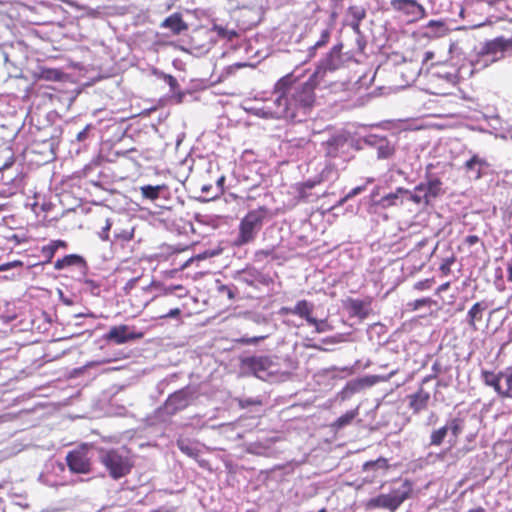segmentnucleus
<instances>
[{
  "label": "nucleus",
  "mask_w": 512,
  "mask_h": 512,
  "mask_svg": "<svg viewBox=\"0 0 512 512\" xmlns=\"http://www.w3.org/2000/svg\"><path fill=\"white\" fill-rule=\"evenodd\" d=\"M315 86L316 78L313 76L302 83H294L291 76L280 79L275 86L278 94L274 100L275 113L297 122L303 121L315 103Z\"/></svg>",
  "instance_id": "nucleus-1"
},
{
  "label": "nucleus",
  "mask_w": 512,
  "mask_h": 512,
  "mask_svg": "<svg viewBox=\"0 0 512 512\" xmlns=\"http://www.w3.org/2000/svg\"><path fill=\"white\" fill-rule=\"evenodd\" d=\"M98 460L114 480L128 475L133 467L130 452L124 446L116 449L100 448L98 450Z\"/></svg>",
  "instance_id": "nucleus-2"
},
{
  "label": "nucleus",
  "mask_w": 512,
  "mask_h": 512,
  "mask_svg": "<svg viewBox=\"0 0 512 512\" xmlns=\"http://www.w3.org/2000/svg\"><path fill=\"white\" fill-rule=\"evenodd\" d=\"M413 491V485L410 481H403L398 487H395L388 494H380L367 501L368 509H387L395 511L405 500L410 498Z\"/></svg>",
  "instance_id": "nucleus-3"
},
{
  "label": "nucleus",
  "mask_w": 512,
  "mask_h": 512,
  "mask_svg": "<svg viewBox=\"0 0 512 512\" xmlns=\"http://www.w3.org/2000/svg\"><path fill=\"white\" fill-rule=\"evenodd\" d=\"M266 216L267 209L265 207L250 211L240 222L236 244L245 245L252 242L260 231Z\"/></svg>",
  "instance_id": "nucleus-4"
},
{
  "label": "nucleus",
  "mask_w": 512,
  "mask_h": 512,
  "mask_svg": "<svg viewBox=\"0 0 512 512\" xmlns=\"http://www.w3.org/2000/svg\"><path fill=\"white\" fill-rule=\"evenodd\" d=\"M391 7L404 14L409 22H417L426 17L425 8L417 0H391Z\"/></svg>",
  "instance_id": "nucleus-5"
},
{
  "label": "nucleus",
  "mask_w": 512,
  "mask_h": 512,
  "mask_svg": "<svg viewBox=\"0 0 512 512\" xmlns=\"http://www.w3.org/2000/svg\"><path fill=\"white\" fill-rule=\"evenodd\" d=\"M342 45H335L330 52L323 58L316 71L312 75L316 79L322 78L324 73L327 71H335L339 69L343 64V58L341 55Z\"/></svg>",
  "instance_id": "nucleus-6"
},
{
  "label": "nucleus",
  "mask_w": 512,
  "mask_h": 512,
  "mask_svg": "<svg viewBox=\"0 0 512 512\" xmlns=\"http://www.w3.org/2000/svg\"><path fill=\"white\" fill-rule=\"evenodd\" d=\"M482 377L485 384L493 387L499 395L510 398L511 384L509 372L496 375L493 372L484 371Z\"/></svg>",
  "instance_id": "nucleus-7"
},
{
  "label": "nucleus",
  "mask_w": 512,
  "mask_h": 512,
  "mask_svg": "<svg viewBox=\"0 0 512 512\" xmlns=\"http://www.w3.org/2000/svg\"><path fill=\"white\" fill-rule=\"evenodd\" d=\"M194 400V392L189 389H181L169 396L165 403V409L168 413L174 414L186 408Z\"/></svg>",
  "instance_id": "nucleus-8"
},
{
  "label": "nucleus",
  "mask_w": 512,
  "mask_h": 512,
  "mask_svg": "<svg viewBox=\"0 0 512 512\" xmlns=\"http://www.w3.org/2000/svg\"><path fill=\"white\" fill-rule=\"evenodd\" d=\"M66 461L73 473L86 474L90 472L91 463L83 450L70 451L66 456Z\"/></svg>",
  "instance_id": "nucleus-9"
},
{
  "label": "nucleus",
  "mask_w": 512,
  "mask_h": 512,
  "mask_svg": "<svg viewBox=\"0 0 512 512\" xmlns=\"http://www.w3.org/2000/svg\"><path fill=\"white\" fill-rule=\"evenodd\" d=\"M507 44V39L505 38H496L490 42H487L482 51V61L483 65L487 66L489 63L496 62L502 58H508L507 52L502 51L501 49H496L494 44Z\"/></svg>",
  "instance_id": "nucleus-10"
},
{
  "label": "nucleus",
  "mask_w": 512,
  "mask_h": 512,
  "mask_svg": "<svg viewBox=\"0 0 512 512\" xmlns=\"http://www.w3.org/2000/svg\"><path fill=\"white\" fill-rule=\"evenodd\" d=\"M141 334H133L129 332V328L126 325L114 326L108 332L106 339L109 341H113L116 344H123L128 342L129 340L140 338Z\"/></svg>",
  "instance_id": "nucleus-11"
},
{
  "label": "nucleus",
  "mask_w": 512,
  "mask_h": 512,
  "mask_svg": "<svg viewBox=\"0 0 512 512\" xmlns=\"http://www.w3.org/2000/svg\"><path fill=\"white\" fill-rule=\"evenodd\" d=\"M253 321L256 324L265 327V334H260L253 337H244L241 339V342L244 344H255L261 340L266 339L267 337L274 333V325L266 317L261 315H255L253 317Z\"/></svg>",
  "instance_id": "nucleus-12"
},
{
  "label": "nucleus",
  "mask_w": 512,
  "mask_h": 512,
  "mask_svg": "<svg viewBox=\"0 0 512 512\" xmlns=\"http://www.w3.org/2000/svg\"><path fill=\"white\" fill-rule=\"evenodd\" d=\"M489 304L486 301L476 302L467 312V322L473 331H477V321H481L484 311L488 308Z\"/></svg>",
  "instance_id": "nucleus-13"
},
{
  "label": "nucleus",
  "mask_w": 512,
  "mask_h": 512,
  "mask_svg": "<svg viewBox=\"0 0 512 512\" xmlns=\"http://www.w3.org/2000/svg\"><path fill=\"white\" fill-rule=\"evenodd\" d=\"M429 399V392L420 388L415 394L409 396V406L415 413H418L427 407Z\"/></svg>",
  "instance_id": "nucleus-14"
},
{
  "label": "nucleus",
  "mask_w": 512,
  "mask_h": 512,
  "mask_svg": "<svg viewBox=\"0 0 512 512\" xmlns=\"http://www.w3.org/2000/svg\"><path fill=\"white\" fill-rule=\"evenodd\" d=\"M323 145L327 156L336 157L339 150L346 145V138L341 135H335L323 142Z\"/></svg>",
  "instance_id": "nucleus-15"
},
{
  "label": "nucleus",
  "mask_w": 512,
  "mask_h": 512,
  "mask_svg": "<svg viewBox=\"0 0 512 512\" xmlns=\"http://www.w3.org/2000/svg\"><path fill=\"white\" fill-rule=\"evenodd\" d=\"M161 26L170 29L174 34H180L182 31L187 29V24L178 13H174L167 17L162 22Z\"/></svg>",
  "instance_id": "nucleus-16"
},
{
  "label": "nucleus",
  "mask_w": 512,
  "mask_h": 512,
  "mask_svg": "<svg viewBox=\"0 0 512 512\" xmlns=\"http://www.w3.org/2000/svg\"><path fill=\"white\" fill-rule=\"evenodd\" d=\"M446 427L448 428V432L451 434L449 443L451 446H454L457 443L459 435L464 429V421L460 418H452L447 421Z\"/></svg>",
  "instance_id": "nucleus-17"
},
{
  "label": "nucleus",
  "mask_w": 512,
  "mask_h": 512,
  "mask_svg": "<svg viewBox=\"0 0 512 512\" xmlns=\"http://www.w3.org/2000/svg\"><path fill=\"white\" fill-rule=\"evenodd\" d=\"M314 305L306 300H300L293 307L292 314L304 318L309 324V319H312V312Z\"/></svg>",
  "instance_id": "nucleus-18"
},
{
  "label": "nucleus",
  "mask_w": 512,
  "mask_h": 512,
  "mask_svg": "<svg viewBox=\"0 0 512 512\" xmlns=\"http://www.w3.org/2000/svg\"><path fill=\"white\" fill-rule=\"evenodd\" d=\"M488 166L485 159L480 158L478 155H473L468 161L465 163V168L467 171L475 172V178L479 179L481 177V170L483 167Z\"/></svg>",
  "instance_id": "nucleus-19"
},
{
  "label": "nucleus",
  "mask_w": 512,
  "mask_h": 512,
  "mask_svg": "<svg viewBox=\"0 0 512 512\" xmlns=\"http://www.w3.org/2000/svg\"><path fill=\"white\" fill-rule=\"evenodd\" d=\"M405 194L408 195L409 199L416 204H429L430 202V199L425 192L424 183L417 185L413 191L408 190V193Z\"/></svg>",
  "instance_id": "nucleus-20"
},
{
  "label": "nucleus",
  "mask_w": 512,
  "mask_h": 512,
  "mask_svg": "<svg viewBox=\"0 0 512 512\" xmlns=\"http://www.w3.org/2000/svg\"><path fill=\"white\" fill-rule=\"evenodd\" d=\"M82 263H83L82 257H80L78 255L71 254V255L65 256L62 259H58L54 264V268L56 270H62L65 267L79 265Z\"/></svg>",
  "instance_id": "nucleus-21"
},
{
  "label": "nucleus",
  "mask_w": 512,
  "mask_h": 512,
  "mask_svg": "<svg viewBox=\"0 0 512 512\" xmlns=\"http://www.w3.org/2000/svg\"><path fill=\"white\" fill-rule=\"evenodd\" d=\"M368 142L377 145L378 158L384 159L392 155L393 149L389 146L385 139L372 138V140H369Z\"/></svg>",
  "instance_id": "nucleus-22"
},
{
  "label": "nucleus",
  "mask_w": 512,
  "mask_h": 512,
  "mask_svg": "<svg viewBox=\"0 0 512 512\" xmlns=\"http://www.w3.org/2000/svg\"><path fill=\"white\" fill-rule=\"evenodd\" d=\"M424 187L428 198L431 200V198H436L440 195L442 182L438 178H434L424 183Z\"/></svg>",
  "instance_id": "nucleus-23"
},
{
  "label": "nucleus",
  "mask_w": 512,
  "mask_h": 512,
  "mask_svg": "<svg viewBox=\"0 0 512 512\" xmlns=\"http://www.w3.org/2000/svg\"><path fill=\"white\" fill-rule=\"evenodd\" d=\"M396 371H392L387 377L380 376V375H368L362 378H359L363 389L367 387H371L379 382L387 381L390 379L393 375H395Z\"/></svg>",
  "instance_id": "nucleus-24"
},
{
  "label": "nucleus",
  "mask_w": 512,
  "mask_h": 512,
  "mask_svg": "<svg viewBox=\"0 0 512 512\" xmlns=\"http://www.w3.org/2000/svg\"><path fill=\"white\" fill-rule=\"evenodd\" d=\"M426 35L428 36H439L444 33L445 24L440 20H430L426 25Z\"/></svg>",
  "instance_id": "nucleus-25"
},
{
  "label": "nucleus",
  "mask_w": 512,
  "mask_h": 512,
  "mask_svg": "<svg viewBox=\"0 0 512 512\" xmlns=\"http://www.w3.org/2000/svg\"><path fill=\"white\" fill-rule=\"evenodd\" d=\"M447 435H448V428L446 427V425L434 430L430 436V445L431 446L441 445Z\"/></svg>",
  "instance_id": "nucleus-26"
},
{
  "label": "nucleus",
  "mask_w": 512,
  "mask_h": 512,
  "mask_svg": "<svg viewBox=\"0 0 512 512\" xmlns=\"http://www.w3.org/2000/svg\"><path fill=\"white\" fill-rule=\"evenodd\" d=\"M163 189V186L157 185H146L140 187L141 194L144 198L149 200H156L159 197V194L161 190Z\"/></svg>",
  "instance_id": "nucleus-27"
},
{
  "label": "nucleus",
  "mask_w": 512,
  "mask_h": 512,
  "mask_svg": "<svg viewBox=\"0 0 512 512\" xmlns=\"http://www.w3.org/2000/svg\"><path fill=\"white\" fill-rule=\"evenodd\" d=\"M460 72L461 70H455L452 71H440L437 73L438 77L441 79H444L451 85H456L460 79Z\"/></svg>",
  "instance_id": "nucleus-28"
},
{
  "label": "nucleus",
  "mask_w": 512,
  "mask_h": 512,
  "mask_svg": "<svg viewBox=\"0 0 512 512\" xmlns=\"http://www.w3.org/2000/svg\"><path fill=\"white\" fill-rule=\"evenodd\" d=\"M389 467L388 460L385 458H378L375 461H368L363 464V470H386Z\"/></svg>",
  "instance_id": "nucleus-29"
},
{
  "label": "nucleus",
  "mask_w": 512,
  "mask_h": 512,
  "mask_svg": "<svg viewBox=\"0 0 512 512\" xmlns=\"http://www.w3.org/2000/svg\"><path fill=\"white\" fill-rule=\"evenodd\" d=\"M357 415V410H351L346 412L344 415L340 416L334 423V427L337 429H341L347 425H349L353 419Z\"/></svg>",
  "instance_id": "nucleus-30"
},
{
  "label": "nucleus",
  "mask_w": 512,
  "mask_h": 512,
  "mask_svg": "<svg viewBox=\"0 0 512 512\" xmlns=\"http://www.w3.org/2000/svg\"><path fill=\"white\" fill-rule=\"evenodd\" d=\"M408 193L407 189L404 188H397V190L394 193H390L386 196H384L381 199V203L384 207L391 206L396 204V200L399 198L400 195Z\"/></svg>",
  "instance_id": "nucleus-31"
},
{
  "label": "nucleus",
  "mask_w": 512,
  "mask_h": 512,
  "mask_svg": "<svg viewBox=\"0 0 512 512\" xmlns=\"http://www.w3.org/2000/svg\"><path fill=\"white\" fill-rule=\"evenodd\" d=\"M63 246H65V243L63 241H61V240L53 241L49 245L44 246L42 248V253L44 256L47 257V261H50L53 258L57 249L59 247H63Z\"/></svg>",
  "instance_id": "nucleus-32"
},
{
  "label": "nucleus",
  "mask_w": 512,
  "mask_h": 512,
  "mask_svg": "<svg viewBox=\"0 0 512 512\" xmlns=\"http://www.w3.org/2000/svg\"><path fill=\"white\" fill-rule=\"evenodd\" d=\"M309 324L315 327L316 333H324L332 329L325 319L318 320L313 317L312 319H309Z\"/></svg>",
  "instance_id": "nucleus-33"
},
{
  "label": "nucleus",
  "mask_w": 512,
  "mask_h": 512,
  "mask_svg": "<svg viewBox=\"0 0 512 512\" xmlns=\"http://www.w3.org/2000/svg\"><path fill=\"white\" fill-rule=\"evenodd\" d=\"M62 73L57 69H43L40 78L47 81H58L61 79Z\"/></svg>",
  "instance_id": "nucleus-34"
},
{
  "label": "nucleus",
  "mask_w": 512,
  "mask_h": 512,
  "mask_svg": "<svg viewBox=\"0 0 512 512\" xmlns=\"http://www.w3.org/2000/svg\"><path fill=\"white\" fill-rule=\"evenodd\" d=\"M250 367L254 371L255 375L261 378L259 372L265 369L266 360L263 358H252L249 360Z\"/></svg>",
  "instance_id": "nucleus-35"
},
{
  "label": "nucleus",
  "mask_w": 512,
  "mask_h": 512,
  "mask_svg": "<svg viewBox=\"0 0 512 512\" xmlns=\"http://www.w3.org/2000/svg\"><path fill=\"white\" fill-rule=\"evenodd\" d=\"M431 304H433V300L431 298H421L409 302L408 306L411 308V310L416 311L423 306H430Z\"/></svg>",
  "instance_id": "nucleus-36"
},
{
  "label": "nucleus",
  "mask_w": 512,
  "mask_h": 512,
  "mask_svg": "<svg viewBox=\"0 0 512 512\" xmlns=\"http://www.w3.org/2000/svg\"><path fill=\"white\" fill-rule=\"evenodd\" d=\"M349 15L352 17V20L361 21L365 18L366 12L360 6H352L349 8Z\"/></svg>",
  "instance_id": "nucleus-37"
},
{
  "label": "nucleus",
  "mask_w": 512,
  "mask_h": 512,
  "mask_svg": "<svg viewBox=\"0 0 512 512\" xmlns=\"http://www.w3.org/2000/svg\"><path fill=\"white\" fill-rule=\"evenodd\" d=\"M363 390L359 379L349 381L345 386V391L350 394L358 393Z\"/></svg>",
  "instance_id": "nucleus-38"
},
{
  "label": "nucleus",
  "mask_w": 512,
  "mask_h": 512,
  "mask_svg": "<svg viewBox=\"0 0 512 512\" xmlns=\"http://www.w3.org/2000/svg\"><path fill=\"white\" fill-rule=\"evenodd\" d=\"M329 36L330 32L328 30H323L320 39L310 48V52L325 45L328 42ZM310 56H313V53H311Z\"/></svg>",
  "instance_id": "nucleus-39"
},
{
  "label": "nucleus",
  "mask_w": 512,
  "mask_h": 512,
  "mask_svg": "<svg viewBox=\"0 0 512 512\" xmlns=\"http://www.w3.org/2000/svg\"><path fill=\"white\" fill-rule=\"evenodd\" d=\"M111 226H112V223H111L110 219H106L105 226L102 228L101 232H99V237L103 241H107L109 239V230H110Z\"/></svg>",
  "instance_id": "nucleus-40"
},
{
  "label": "nucleus",
  "mask_w": 512,
  "mask_h": 512,
  "mask_svg": "<svg viewBox=\"0 0 512 512\" xmlns=\"http://www.w3.org/2000/svg\"><path fill=\"white\" fill-rule=\"evenodd\" d=\"M494 47L498 50L502 48V51L507 52L508 57H512V39H507V44H504V46L496 43Z\"/></svg>",
  "instance_id": "nucleus-41"
},
{
  "label": "nucleus",
  "mask_w": 512,
  "mask_h": 512,
  "mask_svg": "<svg viewBox=\"0 0 512 512\" xmlns=\"http://www.w3.org/2000/svg\"><path fill=\"white\" fill-rule=\"evenodd\" d=\"M178 447L179 449L185 453L186 455L190 456V457H193L195 456V450L194 448H192L191 446H189L188 444H185L184 442H179L178 443Z\"/></svg>",
  "instance_id": "nucleus-42"
},
{
  "label": "nucleus",
  "mask_w": 512,
  "mask_h": 512,
  "mask_svg": "<svg viewBox=\"0 0 512 512\" xmlns=\"http://www.w3.org/2000/svg\"><path fill=\"white\" fill-rule=\"evenodd\" d=\"M365 189V186H357L354 189H352L341 201L340 203L346 202L348 199L358 195Z\"/></svg>",
  "instance_id": "nucleus-43"
},
{
  "label": "nucleus",
  "mask_w": 512,
  "mask_h": 512,
  "mask_svg": "<svg viewBox=\"0 0 512 512\" xmlns=\"http://www.w3.org/2000/svg\"><path fill=\"white\" fill-rule=\"evenodd\" d=\"M181 314V310L179 308L171 309L168 313L159 316V318H178Z\"/></svg>",
  "instance_id": "nucleus-44"
},
{
  "label": "nucleus",
  "mask_w": 512,
  "mask_h": 512,
  "mask_svg": "<svg viewBox=\"0 0 512 512\" xmlns=\"http://www.w3.org/2000/svg\"><path fill=\"white\" fill-rule=\"evenodd\" d=\"M263 447L261 445H259L258 443H251L248 447V451L250 453H254V454H262L263 451H262Z\"/></svg>",
  "instance_id": "nucleus-45"
},
{
  "label": "nucleus",
  "mask_w": 512,
  "mask_h": 512,
  "mask_svg": "<svg viewBox=\"0 0 512 512\" xmlns=\"http://www.w3.org/2000/svg\"><path fill=\"white\" fill-rule=\"evenodd\" d=\"M429 287H430V280H428V279L419 281V282L415 283V285H414V288L416 290H424V289H428Z\"/></svg>",
  "instance_id": "nucleus-46"
},
{
  "label": "nucleus",
  "mask_w": 512,
  "mask_h": 512,
  "mask_svg": "<svg viewBox=\"0 0 512 512\" xmlns=\"http://www.w3.org/2000/svg\"><path fill=\"white\" fill-rule=\"evenodd\" d=\"M90 129V125H87L82 131L78 132L76 135V139L78 141H83L87 137V132Z\"/></svg>",
  "instance_id": "nucleus-47"
},
{
  "label": "nucleus",
  "mask_w": 512,
  "mask_h": 512,
  "mask_svg": "<svg viewBox=\"0 0 512 512\" xmlns=\"http://www.w3.org/2000/svg\"><path fill=\"white\" fill-rule=\"evenodd\" d=\"M352 309L355 314L360 315L362 313L363 305L360 302H353Z\"/></svg>",
  "instance_id": "nucleus-48"
},
{
  "label": "nucleus",
  "mask_w": 512,
  "mask_h": 512,
  "mask_svg": "<svg viewBox=\"0 0 512 512\" xmlns=\"http://www.w3.org/2000/svg\"><path fill=\"white\" fill-rule=\"evenodd\" d=\"M360 22L361 21H356V20H351V22H350V26L355 33L360 32Z\"/></svg>",
  "instance_id": "nucleus-49"
},
{
  "label": "nucleus",
  "mask_w": 512,
  "mask_h": 512,
  "mask_svg": "<svg viewBox=\"0 0 512 512\" xmlns=\"http://www.w3.org/2000/svg\"><path fill=\"white\" fill-rule=\"evenodd\" d=\"M454 259L453 258H449L446 260L445 264H443L441 266V270H449V266L453 263Z\"/></svg>",
  "instance_id": "nucleus-50"
},
{
  "label": "nucleus",
  "mask_w": 512,
  "mask_h": 512,
  "mask_svg": "<svg viewBox=\"0 0 512 512\" xmlns=\"http://www.w3.org/2000/svg\"><path fill=\"white\" fill-rule=\"evenodd\" d=\"M479 240V238L475 235H470L467 237V243H469L470 245H473L475 244L477 241Z\"/></svg>",
  "instance_id": "nucleus-51"
},
{
  "label": "nucleus",
  "mask_w": 512,
  "mask_h": 512,
  "mask_svg": "<svg viewBox=\"0 0 512 512\" xmlns=\"http://www.w3.org/2000/svg\"><path fill=\"white\" fill-rule=\"evenodd\" d=\"M292 311H293V307H283L281 309L282 314H292Z\"/></svg>",
  "instance_id": "nucleus-52"
},
{
  "label": "nucleus",
  "mask_w": 512,
  "mask_h": 512,
  "mask_svg": "<svg viewBox=\"0 0 512 512\" xmlns=\"http://www.w3.org/2000/svg\"><path fill=\"white\" fill-rule=\"evenodd\" d=\"M468 512H485V510L482 507H477L474 509H470Z\"/></svg>",
  "instance_id": "nucleus-53"
},
{
  "label": "nucleus",
  "mask_w": 512,
  "mask_h": 512,
  "mask_svg": "<svg viewBox=\"0 0 512 512\" xmlns=\"http://www.w3.org/2000/svg\"><path fill=\"white\" fill-rule=\"evenodd\" d=\"M510 373V384H511V388H510V398H512V372H509Z\"/></svg>",
  "instance_id": "nucleus-54"
},
{
  "label": "nucleus",
  "mask_w": 512,
  "mask_h": 512,
  "mask_svg": "<svg viewBox=\"0 0 512 512\" xmlns=\"http://www.w3.org/2000/svg\"><path fill=\"white\" fill-rule=\"evenodd\" d=\"M323 342L324 343H335V341L332 338L324 339Z\"/></svg>",
  "instance_id": "nucleus-55"
},
{
  "label": "nucleus",
  "mask_w": 512,
  "mask_h": 512,
  "mask_svg": "<svg viewBox=\"0 0 512 512\" xmlns=\"http://www.w3.org/2000/svg\"><path fill=\"white\" fill-rule=\"evenodd\" d=\"M219 35H224V29L222 27L217 28Z\"/></svg>",
  "instance_id": "nucleus-56"
},
{
  "label": "nucleus",
  "mask_w": 512,
  "mask_h": 512,
  "mask_svg": "<svg viewBox=\"0 0 512 512\" xmlns=\"http://www.w3.org/2000/svg\"><path fill=\"white\" fill-rule=\"evenodd\" d=\"M261 332H262L261 334H265V327L264 326H262Z\"/></svg>",
  "instance_id": "nucleus-57"
},
{
  "label": "nucleus",
  "mask_w": 512,
  "mask_h": 512,
  "mask_svg": "<svg viewBox=\"0 0 512 512\" xmlns=\"http://www.w3.org/2000/svg\"><path fill=\"white\" fill-rule=\"evenodd\" d=\"M252 403H254V402H253V401H250V400H248V401L246 402V404H247V405H250V404H252Z\"/></svg>",
  "instance_id": "nucleus-58"
},
{
  "label": "nucleus",
  "mask_w": 512,
  "mask_h": 512,
  "mask_svg": "<svg viewBox=\"0 0 512 512\" xmlns=\"http://www.w3.org/2000/svg\"><path fill=\"white\" fill-rule=\"evenodd\" d=\"M318 512H326L325 508L320 509Z\"/></svg>",
  "instance_id": "nucleus-59"
},
{
  "label": "nucleus",
  "mask_w": 512,
  "mask_h": 512,
  "mask_svg": "<svg viewBox=\"0 0 512 512\" xmlns=\"http://www.w3.org/2000/svg\"><path fill=\"white\" fill-rule=\"evenodd\" d=\"M511 244H512V235H511Z\"/></svg>",
  "instance_id": "nucleus-60"
}]
</instances>
